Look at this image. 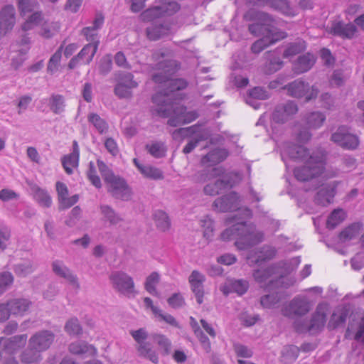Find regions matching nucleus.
<instances>
[{"mask_svg": "<svg viewBox=\"0 0 364 364\" xmlns=\"http://www.w3.org/2000/svg\"><path fill=\"white\" fill-rule=\"evenodd\" d=\"M157 69L161 72L153 75V80L159 83V91L152 97L154 105V111L161 115L166 116L170 112V107L176 101L179 95L175 94L176 91L182 90L187 87V82L183 79H171L170 77L178 69L176 60L165 58L157 63Z\"/></svg>", "mask_w": 364, "mask_h": 364, "instance_id": "obj_1", "label": "nucleus"}, {"mask_svg": "<svg viewBox=\"0 0 364 364\" xmlns=\"http://www.w3.org/2000/svg\"><path fill=\"white\" fill-rule=\"evenodd\" d=\"M281 156L285 164L288 157L304 162L303 166L296 167L294 170V176L298 181H309L324 173L326 155L321 151L311 153L302 146L285 143L283 145Z\"/></svg>", "mask_w": 364, "mask_h": 364, "instance_id": "obj_2", "label": "nucleus"}, {"mask_svg": "<svg viewBox=\"0 0 364 364\" xmlns=\"http://www.w3.org/2000/svg\"><path fill=\"white\" fill-rule=\"evenodd\" d=\"M240 212L242 216L234 215L228 222V223H233L234 224L224 230L220 237L223 241L235 240V245L237 248L245 250L262 242L264 235L262 232L255 230L254 226L247 224L246 220L251 215L249 209H245Z\"/></svg>", "mask_w": 364, "mask_h": 364, "instance_id": "obj_3", "label": "nucleus"}, {"mask_svg": "<svg viewBox=\"0 0 364 364\" xmlns=\"http://www.w3.org/2000/svg\"><path fill=\"white\" fill-rule=\"evenodd\" d=\"M54 339L55 334L48 330L34 333L28 341V348L21 355V361L26 364L41 361V353L48 349Z\"/></svg>", "mask_w": 364, "mask_h": 364, "instance_id": "obj_4", "label": "nucleus"}, {"mask_svg": "<svg viewBox=\"0 0 364 364\" xmlns=\"http://www.w3.org/2000/svg\"><path fill=\"white\" fill-rule=\"evenodd\" d=\"M99 171L107 186V191L112 197L124 201L131 200L132 196V188L126 181L116 176L101 160L97 161Z\"/></svg>", "mask_w": 364, "mask_h": 364, "instance_id": "obj_5", "label": "nucleus"}, {"mask_svg": "<svg viewBox=\"0 0 364 364\" xmlns=\"http://www.w3.org/2000/svg\"><path fill=\"white\" fill-rule=\"evenodd\" d=\"M129 333L136 342L138 354L153 363H157L159 355L152 345L146 341L149 338L147 331L144 328H140L137 330H131Z\"/></svg>", "mask_w": 364, "mask_h": 364, "instance_id": "obj_6", "label": "nucleus"}, {"mask_svg": "<svg viewBox=\"0 0 364 364\" xmlns=\"http://www.w3.org/2000/svg\"><path fill=\"white\" fill-rule=\"evenodd\" d=\"M112 288L127 296H134L136 291L133 278L122 271L112 272L109 277Z\"/></svg>", "mask_w": 364, "mask_h": 364, "instance_id": "obj_7", "label": "nucleus"}, {"mask_svg": "<svg viewBox=\"0 0 364 364\" xmlns=\"http://www.w3.org/2000/svg\"><path fill=\"white\" fill-rule=\"evenodd\" d=\"M274 273L275 268L271 266L266 269H255L252 273V276L255 282L259 284L261 287L267 290H272L274 287L282 286L284 280V277L276 279Z\"/></svg>", "mask_w": 364, "mask_h": 364, "instance_id": "obj_8", "label": "nucleus"}, {"mask_svg": "<svg viewBox=\"0 0 364 364\" xmlns=\"http://www.w3.org/2000/svg\"><path fill=\"white\" fill-rule=\"evenodd\" d=\"M138 85V82L134 80V75L131 73L122 72L118 75L114 93L119 99L130 100L133 97L132 90L136 88Z\"/></svg>", "mask_w": 364, "mask_h": 364, "instance_id": "obj_9", "label": "nucleus"}, {"mask_svg": "<svg viewBox=\"0 0 364 364\" xmlns=\"http://www.w3.org/2000/svg\"><path fill=\"white\" fill-rule=\"evenodd\" d=\"M284 89L287 90L289 96L295 98L305 97L306 101L316 98L318 93V89L314 85L310 87L309 83L301 80H296L289 83Z\"/></svg>", "mask_w": 364, "mask_h": 364, "instance_id": "obj_10", "label": "nucleus"}, {"mask_svg": "<svg viewBox=\"0 0 364 364\" xmlns=\"http://www.w3.org/2000/svg\"><path fill=\"white\" fill-rule=\"evenodd\" d=\"M331 139L343 149L354 150L358 148L360 144L358 136L350 132V129L345 126L339 127L337 130L331 134Z\"/></svg>", "mask_w": 364, "mask_h": 364, "instance_id": "obj_11", "label": "nucleus"}, {"mask_svg": "<svg viewBox=\"0 0 364 364\" xmlns=\"http://www.w3.org/2000/svg\"><path fill=\"white\" fill-rule=\"evenodd\" d=\"M158 115L165 117L156 112ZM170 118L168 121V124L171 127H177L183 124L189 123L195 120L198 117V114L196 112H186V107L179 105L178 103L173 104V106L170 107V112L166 117Z\"/></svg>", "mask_w": 364, "mask_h": 364, "instance_id": "obj_12", "label": "nucleus"}, {"mask_svg": "<svg viewBox=\"0 0 364 364\" xmlns=\"http://www.w3.org/2000/svg\"><path fill=\"white\" fill-rule=\"evenodd\" d=\"M265 31L267 35L252 44L251 49L254 53H259L269 46L284 39L287 36L286 33L282 31L273 30L269 28H265Z\"/></svg>", "mask_w": 364, "mask_h": 364, "instance_id": "obj_13", "label": "nucleus"}, {"mask_svg": "<svg viewBox=\"0 0 364 364\" xmlns=\"http://www.w3.org/2000/svg\"><path fill=\"white\" fill-rule=\"evenodd\" d=\"M298 112V106L294 102H287L279 104L272 113L273 122L284 124L289 120Z\"/></svg>", "mask_w": 364, "mask_h": 364, "instance_id": "obj_14", "label": "nucleus"}, {"mask_svg": "<svg viewBox=\"0 0 364 364\" xmlns=\"http://www.w3.org/2000/svg\"><path fill=\"white\" fill-rule=\"evenodd\" d=\"M311 309V305L306 299L297 296L293 299L288 304L282 308V314L285 316H302L307 314Z\"/></svg>", "mask_w": 364, "mask_h": 364, "instance_id": "obj_15", "label": "nucleus"}, {"mask_svg": "<svg viewBox=\"0 0 364 364\" xmlns=\"http://www.w3.org/2000/svg\"><path fill=\"white\" fill-rule=\"evenodd\" d=\"M213 207L215 210L222 213L233 211L240 208V199L237 194L232 192L228 195L217 198Z\"/></svg>", "mask_w": 364, "mask_h": 364, "instance_id": "obj_16", "label": "nucleus"}, {"mask_svg": "<svg viewBox=\"0 0 364 364\" xmlns=\"http://www.w3.org/2000/svg\"><path fill=\"white\" fill-rule=\"evenodd\" d=\"M276 252L275 248L271 246H264L259 250H252L247 256V263L250 267L261 264L274 258Z\"/></svg>", "mask_w": 364, "mask_h": 364, "instance_id": "obj_17", "label": "nucleus"}, {"mask_svg": "<svg viewBox=\"0 0 364 364\" xmlns=\"http://www.w3.org/2000/svg\"><path fill=\"white\" fill-rule=\"evenodd\" d=\"M52 268L53 272L58 277L65 279L73 289L77 291L80 289L78 279L63 262L56 260L53 262Z\"/></svg>", "mask_w": 364, "mask_h": 364, "instance_id": "obj_18", "label": "nucleus"}, {"mask_svg": "<svg viewBox=\"0 0 364 364\" xmlns=\"http://www.w3.org/2000/svg\"><path fill=\"white\" fill-rule=\"evenodd\" d=\"M97 48V42H96L95 44L85 45L76 56L71 58L68 63V68L70 69H74L77 66L80 62L85 64H89L96 53Z\"/></svg>", "mask_w": 364, "mask_h": 364, "instance_id": "obj_19", "label": "nucleus"}, {"mask_svg": "<svg viewBox=\"0 0 364 364\" xmlns=\"http://www.w3.org/2000/svg\"><path fill=\"white\" fill-rule=\"evenodd\" d=\"M27 335H17L9 338H0V357L4 353L11 354L20 347L24 346Z\"/></svg>", "mask_w": 364, "mask_h": 364, "instance_id": "obj_20", "label": "nucleus"}, {"mask_svg": "<svg viewBox=\"0 0 364 364\" xmlns=\"http://www.w3.org/2000/svg\"><path fill=\"white\" fill-rule=\"evenodd\" d=\"M339 183V181H333L329 184L321 186L315 197V202L323 206L331 203L336 193V187Z\"/></svg>", "mask_w": 364, "mask_h": 364, "instance_id": "obj_21", "label": "nucleus"}, {"mask_svg": "<svg viewBox=\"0 0 364 364\" xmlns=\"http://www.w3.org/2000/svg\"><path fill=\"white\" fill-rule=\"evenodd\" d=\"M234 183L230 180V176L225 175L222 178L216 180L213 183H208L203 188V192L208 196H216L225 188H232Z\"/></svg>", "mask_w": 364, "mask_h": 364, "instance_id": "obj_22", "label": "nucleus"}, {"mask_svg": "<svg viewBox=\"0 0 364 364\" xmlns=\"http://www.w3.org/2000/svg\"><path fill=\"white\" fill-rule=\"evenodd\" d=\"M104 23V16L101 14H97L92 26H87L82 30V34L85 37L89 44H95L96 42L100 43L97 36V30L100 29Z\"/></svg>", "mask_w": 364, "mask_h": 364, "instance_id": "obj_23", "label": "nucleus"}, {"mask_svg": "<svg viewBox=\"0 0 364 364\" xmlns=\"http://www.w3.org/2000/svg\"><path fill=\"white\" fill-rule=\"evenodd\" d=\"M332 33L342 38L351 39L358 36V28L352 23L337 22L332 26Z\"/></svg>", "mask_w": 364, "mask_h": 364, "instance_id": "obj_24", "label": "nucleus"}, {"mask_svg": "<svg viewBox=\"0 0 364 364\" xmlns=\"http://www.w3.org/2000/svg\"><path fill=\"white\" fill-rule=\"evenodd\" d=\"M68 350L70 353L83 357L95 355L97 353V349L83 341H76L71 343L68 346Z\"/></svg>", "mask_w": 364, "mask_h": 364, "instance_id": "obj_25", "label": "nucleus"}, {"mask_svg": "<svg viewBox=\"0 0 364 364\" xmlns=\"http://www.w3.org/2000/svg\"><path fill=\"white\" fill-rule=\"evenodd\" d=\"M172 33V27L168 22H164L160 24H152L146 28L147 37L151 41L158 40Z\"/></svg>", "mask_w": 364, "mask_h": 364, "instance_id": "obj_26", "label": "nucleus"}, {"mask_svg": "<svg viewBox=\"0 0 364 364\" xmlns=\"http://www.w3.org/2000/svg\"><path fill=\"white\" fill-rule=\"evenodd\" d=\"M133 161L144 177L154 181L164 179V174L160 168L149 164H140L137 159H134Z\"/></svg>", "mask_w": 364, "mask_h": 364, "instance_id": "obj_27", "label": "nucleus"}, {"mask_svg": "<svg viewBox=\"0 0 364 364\" xmlns=\"http://www.w3.org/2000/svg\"><path fill=\"white\" fill-rule=\"evenodd\" d=\"M260 20L262 21V23H256L250 25L249 31L251 33L255 36H265L267 35V31H265V28H269L273 30H277L273 26V19L272 18L267 14L262 13L260 14L259 17Z\"/></svg>", "mask_w": 364, "mask_h": 364, "instance_id": "obj_28", "label": "nucleus"}, {"mask_svg": "<svg viewBox=\"0 0 364 364\" xmlns=\"http://www.w3.org/2000/svg\"><path fill=\"white\" fill-rule=\"evenodd\" d=\"M316 57L311 53L300 55L293 63V70L296 74H301L309 71L314 65Z\"/></svg>", "mask_w": 364, "mask_h": 364, "instance_id": "obj_29", "label": "nucleus"}, {"mask_svg": "<svg viewBox=\"0 0 364 364\" xmlns=\"http://www.w3.org/2000/svg\"><path fill=\"white\" fill-rule=\"evenodd\" d=\"M16 22L15 9L11 5L4 6L0 13V28L7 31L11 30Z\"/></svg>", "mask_w": 364, "mask_h": 364, "instance_id": "obj_30", "label": "nucleus"}, {"mask_svg": "<svg viewBox=\"0 0 364 364\" xmlns=\"http://www.w3.org/2000/svg\"><path fill=\"white\" fill-rule=\"evenodd\" d=\"M11 315L23 316L30 309L31 302L25 298H14L9 300Z\"/></svg>", "mask_w": 364, "mask_h": 364, "instance_id": "obj_31", "label": "nucleus"}, {"mask_svg": "<svg viewBox=\"0 0 364 364\" xmlns=\"http://www.w3.org/2000/svg\"><path fill=\"white\" fill-rule=\"evenodd\" d=\"M281 51L278 49L269 51L266 53L267 61L265 65V71L271 74L280 70L283 66V61L280 58Z\"/></svg>", "mask_w": 364, "mask_h": 364, "instance_id": "obj_32", "label": "nucleus"}, {"mask_svg": "<svg viewBox=\"0 0 364 364\" xmlns=\"http://www.w3.org/2000/svg\"><path fill=\"white\" fill-rule=\"evenodd\" d=\"M259 5H266L274 9L281 11L287 16L294 15L292 9L289 6L287 0H257Z\"/></svg>", "mask_w": 364, "mask_h": 364, "instance_id": "obj_33", "label": "nucleus"}, {"mask_svg": "<svg viewBox=\"0 0 364 364\" xmlns=\"http://www.w3.org/2000/svg\"><path fill=\"white\" fill-rule=\"evenodd\" d=\"M36 269V266L33 262L31 259H22L18 263L15 264L13 267V270L15 274L20 277H26L28 274L33 272Z\"/></svg>", "mask_w": 364, "mask_h": 364, "instance_id": "obj_34", "label": "nucleus"}, {"mask_svg": "<svg viewBox=\"0 0 364 364\" xmlns=\"http://www.w3.org/2000/svg\"><path fill=\"white\" fill-rule=\"evenodd\" d=\"M47 100L50 110L53 113L60 114L65 111L66 104L64 96L59 94H52Z\"/></svg>", "mask_w": 364, "mask_h": 364, "instance_id": "obj_35", "label": "nucleus"}, {"mask_svg": "<svg viewBox=\"0 0 364 364\" xmlns=\"http://www.w3.org/2000/svg\"><path fill=\"white\" fill-rule=\"evenodd\" d=\"M348 311L346 306L337 308L331 317L329 326L335 328L343 325L348 317Z\"/></svg>", "mask_w": 364, "mask_h": 364, "instance_id": "obj_36", "label": "nucleus"}, {"mask_svg": "<svg viewBox=\"0 0 364 364\" xmlns=\"http://www.w3.org/2000/svg\"><path fill=\"white\" fill-rule=\"evenodd\" d=\"M152 338L154 343L159 346L162 355H168L171 353L172 343L166 336L161 333H154Z\"/></svg>", "mask_w": 364, "mask_h": 364, "instance_id": "obj_37", "label": "nucleus"}, {"mask_svg": "<svg viewBox=\"0 0 364 364\" xmlns=\"http://www.w3.org/2000/svg\"><path fill=\"white\" fill-rule=\"evenodd\" d=\"M269 97L267 92L262 87H256L250 90L246 98V102L255 109L258 108V104L255 103L254 100H264Z\"/></svg>", "mask_w": 364, "mask_h": 364, "instance_id": "obj_38", "label": "nucleus"}, {"mask_svg": "<svg viewBox=\"0 0 364 364\" xmlns=\"http://www.w3.org/2000/svg\"><path fill=\"white\" fill-rule=\"evenodd\" d=\"M282 300V295L279 291H273L260 297L259 303L264 309H273Z\"/></svg>", "mask_w": 364, "mask_h": 364, "instance_id": "obj_39", "label": "nucleus"}, {"mask_svg": "<svg viewBox=\"0 0 364 364\" xmlns=\"http://www.w3.org/2000/svg\"><path fill=\"white\" fill-rule=\"evenodd\" d=\"M227 156L228 152L225 149H215L203 156L201 161L203 164H217L225 159Z\"/></svg>", "mask_w": 364, "mask_h": 364, "instance_id": "obj_40", "label": "nucleus"}, {"mask_svg": "<svg viewBox=\"0 0 364 364\" xmlns=\"http://www.w3.org/2000/svg\"><path fill=\"white\" fill-rule=\"evenodd\" d=\"M326 120V116L321 112H312L307 114L304 121L309 128L318 129Z\"/></svg>", "mask_w": 364, "mask_h": 364, "instance_id": "obj_41", "label": "nucleus"}, {"mask_svg": "<svg viewBox=\"0 0 364 364\" xmlns=\"http://www.w3.org/2000/svg\"><path fill=\"white\" fill-rule=\"evenodd\" d=\"M100 212L105 220L110 225H115L122 221V218L109 205H100Z\"/></svg>", "mask_w": 364, "mask_h": 364, "instance_id": "obj_42", "label": "nucleus"}, {"mask_svg": "<svg viewBox=\"0 0 364 364\" xmlns=\"http://www.w3.org/2000/svg\"><path fill=\"white\" fill-rule=\"evenodd\" d=\"M31 190L33 193L34 199L40 204V205L46 208L50 206L52 200L46 190L41 188L36 185L33 186Z\"/></svg>", "mask_w": 364, "mask_h": 364, "instance_id": "obj_43", "label": "nucleus"}, {"mask_svg": "<svg viewBox=\"0 0 364 364\" xmlns=\"http://www.w3.org/2000/svg\"><path fill=\"white\" fill-rule=\"evenodd\" d=\"M326 321V313L322 311L320 307H318L316 311L312 316L309 331H314L322 329L325 325Z\"/></svg>", "mask_w": 364, "mask_h": 364, "instance_id": "obj_44", "label": "nucleus"}, {"mask_svg": "<svg viewBox=\"0 0 364 364\" xmlns=\"http://www.w3.org/2000/svg\"><path fill=\"white\" fill-rule=\"evenodd\" d=\"M362 228V224L360 223H354L346 228L339 235L342 242H347L358 235Z\"/></svg>", "mask_w": 364, "mask_h": 364, "instance_id": "obj_45", "label": "nucleus"}, {"mask_svg": "<svg viewBox=\"0 0 364 364\" xmlns=\"http://www.w3.org/2000/svg\"><path fill=\"white\" fill-rule=\"evenodd\" d=\"M346 218V213L343 209H334L329 215L327 220V227L330 229L335 228L341 223Z\"/></svg>", "mask_w": 364, "mask_h": 364, "instance_id": "obj_46", "label": "nucleus"}, {"mask_svg": "<svg viewBox=\"0 0 364 364\" xmlns=\"http://www.w3.org/2000/svg\"><path fill=\"white\" fill-rule=\"evenodd\" d=\"M62 165L67 174L73 173L74 169L77 168L79 164V156L71 154L65 155L61 159Z\"/></svg>", "mask_w": 364, "mask_h": 364, "instance_id": "obj_47", "label": "nucleus"}, {"mask_svg": "<svg viewBox=\"0 0 364 364\" xmlns=\"http://www.w3.org/2000/svg\"><path fill=\"white\" fill-rule=\"evenodd\" d=\"M306 48V46L305 41L301 40L297 41L287 46L284 50L283 55L284 58L292 57L304 51Z\"/></svg>", "mask_w": 364, "mask_h": 364, "instance_id": "obj_48", "label": "nucleus"}, {"mask_svg": "<svg viewBox=\"0 0 364 364\" xmlns=\"http://www.w3.org/2000/svg\"><path fill=\"white\" fill-rule=\"evenodd\" d=\"M148 152L154 158L165 156L167 148L164 142L154 141L146 146Z\"/></svg>", "mask_w": 364, "mask_h": 364, "instance_id": "obj_49", "label": "nucleus"}, {"mask_svg": "<svg viewBox=\"0 0 364 364\" xmlns=\"http://www.w3.org/2000/svg\"><path fill=\"white\" fill-rule=\"evenodd\" d=\"M63 46H60L55 53L50 57L47 65V72L50 75L55 73L60 65Z\"/></svg>", "mask_w": 364, "mask_h": 364, "instance_id": "obj_50", "label": "nucleus"}, {"mask_svg": "<svg viewBox=\"0 0 364 364\" xmlns=\"http://www.w3.org/2000/svg\"><path fill=\"white\" fill-rule=\"evenodd\" d=\"M160 280V275L157 272H152L149 275L145 281V289L151 295L158 296L159 293L156 289V285Z\"/></svg>", "mask_w": 364, "mask_h": 364, "instance_id": "obj_51", "label": "nucleus"}, {"mask_svg": "<svg viewBox=\"0 0 364 364\" xmlns=\"http://www.w3.org/2000/svg\"><path fill=\"white\" fill-rule=\"evenodd\" d=\"M43 14L41 11H34L28 16L26 22L22 25V29L24 31L31 30L35 26L39 25L43 21Z\"/></svg>", "mask_w": 364, "mask_h": 364, "instance_id": "obj_52", "label": "nucleus"}, {"mask_svg": "<svg viewBox=\"0 0 364 364\" xmlns=\"http://www.w3.org/2000/svg\"><path fill=\"white\" fill-rule=\"evenodd\" d=\"M154 218L156 226L161 230L166 231L170 228V220L165 212L160 210L155 211Z\"/></svg>", "mask_w": 364, "mask_h": 364, "instance_id": "obj_53", "label": "nucleus"}, {"mask_svg": "<svg viewBox=\"0 0 364 364\" xmlns=\"http://www.w3.org/2000/svg\"><path fill=\"white\" fill-rule=\"evenodd\" d=\"M65 331L70 336H79L82 333V328L79 320L74 317L69 319L65 325Z\"/></svg>", "mask_w": 364, "mask_h": 364, "instance_id": "obj_54", "label": "nucleus"}, {"mask_svg": "<svg viewBox=\"0 0 364 364\" xmlns=\"http://www.w3.org/2000/svg\"><path fill=\"white\" fill-rule=\"evenodd\" d=\"M163 16V11H161L160 6H155L144 11L140 18L143 21H151L156 18Z\"/></svg>", "mask_w": 364, "mask_h": 364, "instance_id": "obj_55", "label": "nucleus"}, {"mask_svg": "<svg viewBox=\"0 0 364 364\" xmlns=\"http://www.w3.org/2000/svg\"><path fill=\"white\" fill-rule=\"evenodd\" d=\"M88 121L100 134L105 133L108 129V125L105 120L95 113L89 114Z\"/></svg>", "mask_w": 364, "mask_h": 364, "instance_id": "obj_56", "label": "nucleus"}, {"mask_svg": "<svg viewBox=\"0 0 364 364\" xmlns=\"http://www.w3.org/2000/svg\"><path fill=\"white\" fill-rule=\"evenodd\" d=\"M38 6V3L33 0H20L18 1V9L21 14L23 16L36 11Z\"/></svg>", "mask_w": 364, "mask_h": 364, "instance_id": "obj_57", "label": "nucleus"}, {"mask_svg": "<svg viewBox=\"0 0 364 364\" xmlns=\"http://www.w3.org/2000/svg\"><path fill=\"white\" fill-rule=\"evenodd\" d=\"M160 8L163 11V16H171L180 9V5L172 0H162Z\"/></svg>", "mask_w": 364, "mask_h": 364, "instance_id": "obj_58", "label": "nucleus"}, {"mask_svg": "<svg viewBox=\"0 0 364 364\" xmlns=\"http://www.w3.org/2000/svg\"><path fill=\"white\" fill-rule=\"evenodd\" d=\"M299 350L295 346H285L282 350V358L284 362H294L298 357Z\"/></svg>", "mask_w": 364, "mask_h": 364, "instance_id": "obj_59", "label": "nucleus"}, {"mask_svg": "<svg viewBox=\"0 0 364 364\" xmlns=\"http://www.w3.org/2000/svg\"><path fill=\"white\" fill-rule=\"evenodd\" d=\"M87 176L93 186H95L97 188H101V181L100 177L97 176L95 165L92 161H90L89 163V167L87 171Z\"/></svg>", "mask_w": 364, "mask_h": 364, "instance_id": "obj_60", "label": "nucleus"}, {"mask_svg": "<svg viewBox=\"0 0 364 364\" xmlns=\"http://www.w3.org/2000/svg\"><path fill=\"white\" fill-rule=\"evenodd\" d=\"M11 235V230L6 225L0 224V250L6 249Z\"/></svg>", "mask_w": 364, "mask_h": 364, "instance_id": "obj_61", "label": "nucleus"}, {"mask_svg": "<svg viewBox=\"0 0 364 364\" xmlns=\"http://www.w3.org/2000/svg\"><path fill=\"white\" fill-rule=\"evenodd\" d=\"M231 291L236 292L239 295L244 294L248 289L249 283L246 280H234L230 283Z\"/></svg>", "mask_w": 364, "mask_h": 364, "instance_id": "obj_62", "label": "nucleus"}, {"mask_svg": "<svg viewBox=\"0 0 364 364\" xmlns=\"http://www.w3.org/2000/svg\"><path fill=\"white\" fill-rule=\"evenodd\" d=\"M58 28V26L55 23H48L46 21L43 22L42 24L40 35L44 38H51L54 33Z\"/></svg>", "mask_w": 364, "mask_h": 364, "instance_id": "obj_63", "label": "nucleus"}, {"mask_svg": "<svg viewBox=\"0 0 364 364\" xmlns=\"http://www.w3.org/2000/svg\"><path fill=\"white\" fill-rule=\"evenodd\" d=\"M155 317L159 319V321H164L166 323L173 326L175 328H180L179 323L176 321V319L168 313H164L162 310L159 309V312L155 315Z\"/></svg>", "mask_w": 364, "mask_h": 364, "instance_id": "obj_64", "label": "nucleus"}]
</instances>
